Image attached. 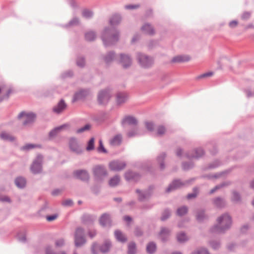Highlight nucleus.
<instances>
[{"label":"nucleus","instance_id":"f257e3e1","mask_svg":"<svg viewBox=\"0 0 254 254\" xmlns=\"http://www.w3.org/2000/svg\"><path fill=\"white\" fill-rule=\"evenodd\" d=\"M121 20V16L119 14H115L110 18L109 22L112 27L105 28L101 35V39L105 47L114 45L118 41L119 32L114 26L119 24Z\"/></svg>","mask_w":254,"mask_h":254},{"label":"nucleus","instance_id":"f03ea898","mask_svg":"<svg viewBox=\"0 0 254 254\" xmlns=\"http://www.w3.org/2000/svg\"><path fill=\"white\" fill-rule=\"evenodd\" d=\"M218 224L214 225L210 229L211 233L223 234L228 230L232 224V218L227 213H224L217 219Z\"/></svg>","mask_w":254,"mask_h":254},{"label":"nucleus","instance_id":"7ed1b4c3","mask_svg":"<svg viewBox=\"0 0 254 254\" xmlns=\"http://www.w3.org/2000/svg\"><path fill=\"white\" fill-rule=\"evenodd\" d=\"M154 188L153 186L150 185L145 189H136L135 190V193L137 195L138 201L144 202L148 200L153 194Z\"/></svg>","mask_w":254,"mask_h":254},{"label":"nucleus","instance_id":"20e7f679","mask_svg":"<svg viewBox=\"0 0 254 254\" xmlns=\"http://www.w3.org/2000/svg\"><path fill=\"white\" fill-rule=\"evenodd\" d=\"M136 60L141 67L144 68L150 67L153 64V59L140 52L136 53Z\"/></svg>","mask_w":254,"mask_h":254},{"label":"nucleus","instance_id":"39448f33","mask_svg":"<svg viewBox=\"0 0 254 254\" xmlns=\"http://www.w3.org/2000/svg\"><path fill=\"white\" fill-rule=\"evenodd\" d=\"M75 246L79 247L85 244L86 241L85 237L84 229L80 227H77L74 236Z\"/></svg>","mask_w":254,"mask_h":254},{"label":"nucleus","instance_id":"423d86ee","mask_svg":"<svg viewBox=\"0 0 254 254\" xmlns=\"http://www.w3.org/2000/svg\"><path fill=\"white\" fill-rule=\"evenodd\" d=\"M93 173L95 180L102 182L107 176V171L103 165H96L93 168Z\"/></svg>","mask_w":254,"mask_h":254},{"label":"nucleus","instance_id":"0eeeda50","mask_svg":"<svg viewBox=\"0 0 254 254\" xmlns=\"http://www.w3.org/2000/svg\"><path fill=\"white\" fill-rule=\"evenodd\" d=\"M18 118L22 120V124L24 126H29L34 121L36 115L33 113H26L22 112L18 115Z\"/></svg>","mask_w":254,"mask_h":254},{"label":"nucleus","instance_id":"6e6552de","mask_svg":"<svg viewBox=\"0 0 254 254\" xmlns=\"http://www.w3.org/2000/svg\"><path fill=\"white\" fill-rule=\"evenodd\" d=\"M43 156L38 155L36 159L33 161L31 166V171L35 174H39L41 172L42 169Z\"/></svg>","mask_w":254,"mask_h":254},{"label":"nucleus","instance_id":"1a4fd4ad","mask_svg":"<svg viewBox=\"0 0 254 254\" xmlns=\"http://www.w3.org/2000/svg\"><path fill=\"white\" fill-rule=\"evenodd\" d=\"M205 154L204 150L201 148H196L186 153V157L188 159H199L202 157Z\"/></svg>","mask_w":254,"mask_h":254},{"label":"nucleus","instance_id":"9d476101","mask_svg":"<svg viewBox=\"0 0 254 254\" xmlns=\"http://www.w3.org/2000/svg\"><path fill=\"white\" fill-rule=\"evenodd\" d=\"M111 95L109 89L101 90L98 95V102L100 105H106L109 102Z\"/></svg>","mask_w":254,"mask_h":254},{"label":"nucleus","instance_id":"9b49d317","mask_svg":"<svg viewBox=\"0 0 254 254\" xmlns=\"http://www.w3.org/2000/svg\"><path fill=\"white\" fill-rule=\"evenodd\" d=\"M126 165V163L125 161L116 160L109 163V167L111 171H120L123 170Z\"/></svg>","mask_w":254,"mask_h":254},{"label":"nucleus","instance_id":"f8f14e48","mask_svg":"<svg viewBox=\"0 0 254 254\" xmlns=\"http://www.w3.org/2000/svg\"><path fill=\"white\" fill-rule=\"evenodd\" d=\"M122 126L126 128L127 126L133 127L138 124L137 120L132 116H126L122 120Z\"/></svg>","mask_w":254,"mask_h":254},{"label":"nucleus","instance_id":"ddd939ff","mask_svg":"<svg viewBox=\"0 0 254 254\" xmlns=\"http://www.w3.org/2000/svg\"><path fill=\"white\" fill-rule=\"evenodd\" d=\"M70 125L69 124H64L59 127H56L52 129L49 133L50 138H54L61 132L68 130L69 128Z\"/></svg>","mask_w":254,"mask_h":254},{"label":"nucleus","instance_id":"4468645a","mask_svg":"<svg viewBox=\"0 0 254 254\" xmlns=\"http://www.w3.org/2000/svg\"><path fill=\"white\" fill-rule=\"evenodd\" d=\"M119 63L122 64L124 68H127L131 65L132 59L128 55L121 54Z\"/></svg>","mask_w":254,"mask_h":254},{"label":"nucleus","instance_id":"2eb2a0df","mask_svg":"<svg viewBox=\"0 0 254 254\" xmlns=\"http://www.w3.org/2000/svg\"><path fill=\"white\" fill-rule=\"evenodd\" d=\"M125 178L127 181H138L141 178L139 173L131 170L127 171L125 174Z\"/></svg>","mask_w":254,"mask_h":254},{"label":"nucleus","instance_id":"dca6fc26","mask_svg":"<svg viewBox=\"0 0 254 254\" xmlns=\"http://www.w3.org/2000/svg\"><path fill=\"white\" fill-rule=\"evenodd\" d=\"M99 223L103 227H111L112 226V220L110 215L106 213L103 214L100 217Z\"/></svg>","mask_w":254,"mask_h":254},{"label":"nucleus","instance_id":"f3484780","mask_svg":"<svg viewBox=\"0 0 254 254\" xmlns=\"http://www.w3.org/2000/svg\"><path fill=\"white\" fill-rule=\"evenodd\" d=\"M74 176L82 181H88L89 176L88 172L85 170H76L73 173Z\"/></svg>","mask_w":254,"mask_h":254},{"label":"nucleus","instance_id":"a211bd4d","mask_svg":"<svg viewBox=\"0 0 254 254\" xmlns=\"http://www.w3.org/2000/svg\"><path fill=\"white\" fill-rule=\"evenodd\" d=\"M91 94V91L89 89H83L80 90L78 92L75 93L73 96V101L84 98Z\"/></svg>","mask_w":254,"mask_h":254},{"label":"nucleus","instance_id":"6ab92c4d","mask_svg":"<svg viewBox=\"0 0 254 254\" xmlns=\"http://www.w3.org/2000/svg\"><path fill=\"white\" fill-rule=\"evenodd\" d=\"M67 105L64 99H61L58 103L53 108V111L57 114H61L66 108Z\"/></svg>","mask_w":254,"mask_h":254},{"label":"nucleus","instance_id":"aec40b11","mask_svg":"<svg viewBox=\"0 0 254 254\" xmlns=\"http://www.w3.org/2000/svg\"><path fill=\"white\" fill-rule=\"evenodd\" d=\"M184 185V184L180 180H174L166 190V192H170L172 191L180 188Z\"/></svg>","mask_w":254,"mask_h":254},{"label":"nucleus","instance_id":"412c9836","mask_svg":"<svg viewBox=\"0 0 254 254\" xmlns=\"http://www.w3.org/2000/svg\"><path fill=\"white\" fill-rule=\"evenodd\" d=\"M128 96L126 92H119L116 94V100L118 105L125 103L128 99Z\"/></svg>","mask_w":254,"mask_h":254},{"label":"nucleus","instance_id":"4be33fe9","mask_svg":"<svg viewBox=\"0 0 254 254\" xmlns=\"http://www.w3.org/2000/svg\"><path fill=\"white\" fill-rule=\"evenodd\" d=\"M208 219V216L205 213V210L200 209L197 210L196 212V219L200 223L204 222Z\"/></svg>","mask_w":254,"mask_h":254},{"label":"nucleus","instance_id":"5701e85b","mask_svg":"<svg viewBox=\"0 0 254 254\" xmlns=\"http://www.w3.org/2000/svg\"><path fill=\"white\" fill-rule=\"evenodd\" d=\"M132 129L127 132V137H134L142 134L141 129L137 126L132 127Z\"/></svg>","mask_w":254,"mask_h":254},{"label":"nucleus","instance_id":"b1692460","mask_svg":"<svg viewBox=\"0 0 254 254\" xmlns=\"http://www.w3.org/2000/svg\"><path fill=\"white\" fill-rule=\"evenodd\" d=\"M116 59V53L114 51L108 52L103 57V60L105 63L109 65Z\"/></svg>","mask_w":254,"mask_h":254},{"label":"nucleus","instance_id":"393cba45","mask_svg":"<svg viewBox=\"0 0 254 254\" xmlns=\"http://www.w3.org/2000/svg\"><path fill=\"white\" fill-rule=\"evenodd\" d=\"M166 157V154L165 152H161L157 157L156 160L158 163L159 164V168L161 170H163L165 168V165L164 163V160Z\"/></svg>","mask_w":254,"mask_h":254},{"label":"nucleus","instance_id":"a878e982","mask_svg":"<svg viewBox=\"0 0 254 254\" xmlns=\"http://www.w3.org/2000/svg\"><path fill=\"white\" fill-rule=\"evenodd\" d=\"M69 144V148L70 150L77 154H81L84 148L81 147L80 144Z\"/></svg>","mask_w":254,"mask_h":254},{"label":"nucleus","instance_id":"bb28decb","mask_svg":"<svg viewBox=\"0 0 254 254\" xmlns=\"http://www.w3.org/2000/svg\"><path fill=\"white\" fill-rule=\"evenodd\" d=\"M170 234V230L166 228H162L159 233V236L161 241L163 242H166L168 239Z\"/></svg>","mask_w":254,"mask_h":254},{"label":"nucleus","instance_id":"cd10ccee","mask_svg":"<svg viewBox=\"0 0 254 254\" xmlns=\"http://www.w3.org/2000/svg\"><path fill=\"white\" fill-rule=\"evenodd\" d=\"M96 217L94 215L85 214L82 216V221L85 224H92L95 220Z\"/></svg>","mask_w":254,"mask_h":254},{"label":"nucleus","instance_id":"c85d7f7f","mask_svg":"<svg viewBox=\"0 0 254 254\" xmlns=\"http://www.w3.org/2000/svg\"><path fill=\"white\" fill-rule=\"evenodd\" d=\"M190 58L188 56L186 55H179L176 57H174L171 62L172 63H183L186 62H188L190 61Z\"/></svg>","mask_w":254,"mask_h":254},{"label":"nucleus","instance_id":"c756f323","mask_svg":"<svg viewBox=\"0 0 254 254\" xmlns=\"http://www.w3.org/2000/svg\"><path fill=\"white\" fill-rule=\"evenodd\" d=\"M213 204L217 208H222L225 206L226 202L223 198L217 197L212 200Z\"/></svg>","mask_w":254,"mask_h":254},{"label":"nucleus","instance_id":"7c9ffc66","mask_svg":"<svg viewBox=\"0 0 254 254\" xmlns=\"http://www.w3.org/2000/svg\"><path fill=\"white\" fill-rule=\"evenodd\" d=\"M17 239L22 243L25 244L27 242L26 232L25 229L19 231L17 233Z\"/></svg>","mask_w":254,"mask_h":254},{"label":"nucleus","instance_id":"2f4dec72","mask_svg":"<svg viewBox=\"0 0 254 254\" xmlns=\"http://www.w3.org/2000/svg\"><path fill=\"white\" fill-rule=\"evenodd\" d=\"M141 30L146 34L152 35L154 34V29L152 26L148 23L145 24L143 25L141 27Z\"/></svg>","mask_w":254,"mask_h":254},{"label":"nucleus","instance_id":"473e14b6","mask_svg":"<svg viewBox=\"0 0 254 254\" xmlns=\"http://www.w3.org/2000/svg\"><path fill=\"white\" fill-rule=\"evenodd\" d=\"M111 247V241L109 240H106L104 243L99 247V250L102 253H106L109 251Z\"/></svg>","mask_w":254,"mask_h":254},{"label":"nucleus","instance_id":"72a5a7b5","mask_svg":"<svg viewBox=\"0 0 254 254\" xmlns=\"http://www.w3.org/2000/svg\"><path fill=\"white\" fill-rule=\"evenodd\" d=\"M115 237L116 240L121 243H125L127 241V239L119 230H116L115 232Z\"/></svg>","mask_w":254,"mask_h":254},{"label":"nucleus","instance_id":"f704fd0d","mask_svg":"<svg viewBox=\"0 0 254 254\" xmlns=\"http://www.w3.org/2000/svg\"><path fill=\"white\" fill-rule=\"evenodd\" d=\"M9 93V90L4 85L0 86V99L8 97Z\"/></svg>","mask_w":254,"mask_h":254},{"label":"nucleus","instance_id":"c9c22d12","mask_svg":"<svg viewBox=\"0 0 254 254\" xmlns=\"http://www.w3.org/2000/svg\"><path fill=\"white\" fill-rule=\"evenodd\" d=\"M120 181V178L118 175H115L111 178L109 181V185L111 187H115L118 185Z\"/></svg>","mask_w":254,"mask_h":254},{"label":"nucleus","instance_id":"e433bc0d","mask_svg":"<svg viewBox=\"0 0 254 254\" xmlns=\"http://www.w3.org/2000/svg\"><path fill=\"white\" fill-rule=\"evenodd\" d=\"M96 37V33L94 31H90L85 33V38L87 41H93Z\"/></svg>","mask_w":254,"mask_h":254},{"label":"nucleus","instance_id":"4c0bfd02","mask_svg":"<svg viewBox=\"0 0 254 254\" xmlns=\"http://www.w3.org/2000/svg\"><path fill=\"white\" fill-rule=\"evenodd\" d=\"M48 207L46 203L43 205L41 208L37 211L35 216L40 217H45V214L47 212Z\"/></svg>","mask_w":254,"mask_h":254},{"label":"nucleus","instance_id":"58836bf2","mask_svg":"<svg viewBox=\"0 0 254 254\" xmlns=\"http://www.w3.org/2000/svg\"><path fill=\"white\" fill-rule=\"evenodd\" d=\"M156 250V245L153 242H151L146 246V251L149 254H153Z\"/></svg>","mask_w":254,"mask_h":254},{"label":"nucleus","instance_id":"ea45409f","mask_svg":"<svg viewBox=\"0 0 254 254\" xmlns=\"http://www.w3.org/2000/svg\"><path fill=\"white\" fill-rule=\"evenodd\" d=\"M94 15L92 10L89 9H84L82 11V16L86 19H91Z\"/></svg>","mask_w":254,"mask_h":254},{"label":"nucleus","instance_id":"a19ab883","mask_svg":"<svg viewBox=\"0 0 254 254\" xmlns=\"http://www.w3.org/2000/svg\"><path fill=\"white\" fill-rule=\"evenodd\" d=\"M136 244L134 242L128 243L127 247V254H135Z\"/></svg>","mask_w":254,"mask_h":254},{"label":"nucleus","instance_id":"79ce46f5","mask_svg":"<svg viewBox=\"0 0 254 254\" xmlns=\"http://www.w3.org/2000/svg\"><path fill=\"white\" fill-rule=\"evenodd\" d=\"M182 169L185 171H188L194 167V163L192 161H185L182 164Z\"/></svg>","mask_w":254,"mask_h":254},{"label":"nucleus","instance_id":"37998d69","mask_svg":"<svg viewBox=\"0 0 254 254\" xmlns=\"http://www.w3.org/2000/svg\"><path fill=\"white\" fill-rule=\"evenodd\" d=\"M41 146L40 144H26L22 147L21 149L23 151H28L34 148H40Z\"/></svg>","mask_w":254,"mask_h":254},{"label":"nucleus","instance_id":"c03bdc74","mask_svg":"<svg viewBox=\"0 0 254 254\" xmlns=\"http://www.w3.org/2000/svg\"><path fill=\"white\" fill-rule=\"evenodd\" d=\"M0 138L5 141H12L13 137L8 132L6 131H3L0 133Z\"/></svg>","mask_w":254,"mask_h":254},{"label":"nucleus","instance_id":"a18cd8bd","mask_svg":"<svg viewBox=\"0 0 254 254\" xmlns=\"http://www.w3.org/2000/svg\"><path fill=\"white\" fill-rule=\"evenodd\" d=\"M26 184L25 178L21 177H17V187L22 189L25 187Z\"/></svg>","mask_w":254,"mask_h":254},{"label":"nucleus","instance_id":"49530a36","mask_svg":"<svg viewBox=\"0 0 254 254\" xmlns=\"http://www.w3.org/2000/svg\"><path fill=\"white\" fill-rule=\"evenodd\" d=\"M177 239L179 242L184 243L188 240L187 236L184 232H181L178 234Z\"/></svg>","mask_w":254,"mask_h":254},{"label":"nucleus","instance_id":"de8ad7c7","mask_svg":"<svg viewBox=\"0 0 254 254\" xmlns=\"http://www.w3.org/2000/svg\"><path fill=\"white\" fill-rule=\"evenodd\" d=\"M188 212V207L186 206H181L177 209V214L179 216H182Z\"/></svg>","mask_w":254,"mask_h":254},{"label":"nucleus","instance_id":"09e8293b","mask_svg":"<svg viewBox=\"0 0 254 254\" xmlns=\"http://www.w3.org/2000/svg\"><path fill=\"white\" fill-rule=\"evenodd\" d=\"M241 200L240 194L237 191L234 190L232 192V201L235 202H238Z\"/></svg>","mask_w":254,"mask_h":254},{"label":"nucleus","instance_id":"8fccbe9b","mask_svg":"<svg viewBox=\"0 0 254 254\" xmlns=\"http://www.w3.org/2000/svg\"><path fill=\"white\" fill-rule=\"evenodd\" d=\"M191 254H210L208 250L204 248H199L194 251Z\"/></svg>","mask_w":254,"mask_h":254},{"label":"nucleus","instance_id":"3c124183","mask_svg":"<svg viewBox=\"0 0 254 254\" xmlns=\"http://www.w3.org/2000/svg\"><path fill=\"white\" fill-rule=\"evenodd\" d=\"M122 141V135L121 134L116 135L113 138L110 140L109 143H121Z\"/></svg>","mask_w":254,"mask_h":254},{"label":"nucleus","instance_id":"603ef678","mask_svg":"<svg viewBox=\"0 0 254 254\" xmlns=\"http://www.w3.org/2000/svg\"><path fill=\"white\" fill-rule=\"evenodd\" d=\"M145 127L150 132H153L155 130L154 124L152 122H145Z\"/></svg>","mask_w":254,"mask_h":254},{"label":"nucleus","instance_id":"864d4df0","mask_svg":"<svg viewBox=\"0 0 254 254\" xmlns=\"http://www.w3.org/2000/svg\"><path fill=\"white\" fill-rule=\"evenodd\" d=\"M79 23V19L77 17H75L73 18L68 22V23L67 25H66L65 26V27H68V26H76V25H78Z\"/></svg>","mask_w":254,"mask_h":254},{"label":"nucleus","instance_id":"5fc2aeb1","mask_svg":"<svg viewBox=\"0 0 254 254\" xmlns=\"http://www.w3.org/2000/svg\"><path fill=\"white\" fill-rule=\"evenodd\" d=\"M171 215L170 211L168 209H165L162 213L161 220L163 221H165L169 218Z\"/></svg>","mask_w":254,"mask_h":254},{"label":"nucleus","instance_id":"6e6d98bb","mask_svg":"<svg viewBox=\"0 0 254 254\" xmlns=\"http://www.w3.org/2000/svg\"><path fill=\"white\" fill-rule=\"evenodd\" d=\"M76 64L80 67H83L85 65L84 58L81 56L78 57L76 60Z\"/></svg>","mask_w":254,"mask_h":254},{"label":"nucleus","instance_id":"4d7b16f0","mask_svg":"<svg viewBox=\"0 0 254 254\" xmlns=\"http://www.w3.org/2000/svg\"><path fill=\"white\" fill-rule=\"evenodd\" d=\"M221 164V163L220 161L218 160H215L209 165L208 168L209 169H215L220 166Z\"/></svg>","mask_w":254,"mask_h":254},{"label":"nucleus","instance_id":"13d9d810","mask_svg":"<svg viewBox=\"0 0 254 254\" xmlns=\"http://www.w3.org/2000/svg\"><path fill=\"white\" fill-rule=\"evenodd\" d=\"M210 246L214 250H217L220 248V243L219 241L212 240L209 242Z\"/></svg>","mask_w":254,"mask_h":254},{"label":"nucleus","instance_id":"bf43d9fd","mask_svg":"<svg viewBox=\"0 0 254 254\" xmlns=\"http://www.w3.org/2000/svg\"><path fill=\"white\" fill-rule=\"evenodd\" d=\"M198 192V189L197 188H194L193 189V192L192 193H189L187 195V198L189 199L195 198Z\"/></svg>","mask_w":254,"mask_h":254},{"label":"nucleus","instance_id":"052dcab7","mask_svg":"<svg viewBox=\"0 0 254 254\" xmlns=\"http://www.w3.org/2000/svg\"><path fill=\"white\" fill-rule=\"evenodd\" d=\"M186 152H185L184 150L181 148H178L176 150V155L181 158H182L184 156L186 157Z\"/></svg>","mask_w":254,"mask_h":254},{"label":"nucleus","instance_id":"680f3d73","mask_svg":"<svg viewBox=\"0 0 254 254\" xmlns=\"http://www.w3.org/2000/svg\"><path fill=\"white\" fill-rule=\"evenodd\" d=\"M228 185V183H223L221 184H219L218 185L216 186L213 189L211 190L209 192L210 194H212L215 192L217 190L220 189V188H222V187Z\"/></svg>","mask_w":254,"mask_h":254},{"label":"nucleus","instance_id":"e2e57ef3","mask_svg":"<svg viewBox=\"0 0 254 254\" xmlns=\"http://www.w3.org/2000/svg\"><path fill=\"white\" fill-rule=\"evenodd\" d=\"M166 131V128L163 126H159L157 128V135L161 136L163 135Z\"/></svg>","mask_w":254,"mask_h":254},{"label":"nucleus","instance_id":"0e129e2a","mask_svg":"<svg viewBox=\"0 0 254 254\" xmlns=\"http://www.w3.org/2000/svg\"><path fill=\"white\" fill-rule=\"evenodd\" d=\"M223 174V173H217V174H215L214 175L209 174V175H207L204 177L207 178L208 179H214V178L216 179V178H218L220 177V176H221Z\"/></svg>","mask_w":254,"mask_h":254},{"label":"nucleus","instance_id":"69168bd1","mask_svg":"<svg viewBox=\"0 0 254 254\" xmlns=\"http://www.w3.org/2000/svg\"><path fill=\"white\" fill-rule=\"evenodd\" d=\"M134 235L136 237H140L143 235V231L140 227L137 226L135 228Z\"/></svg>","mask_w":254,"mask_h":254},{"label":"nucleus","instance_id":"338daca9","mask_svg":"<svg viewBox=\"0 0 254 254\" xmlns=\"http://www.w3.org/2000/svg\"><path fill=\"white\" fill-rule=\"evenodd\" d=\"M90 127V126L89 124H87L85 125L84 127L77 129L76 132L77 133H80L86 130L89 129Z\"/></svg>","mask_w":254,"mask_h":254},{"label":"nucleus","instance_id":"774afa93","mask_svg":"<svg viewBox=\"0 0 254 254\" xmlns=\"http://www.w3.org/2000/svg\"><path fill=\"white\" fill-rule=\"evenodd\" d=\"M46 254H65L64 252L56 253L54 252L50 247H47L46 250Z\"/></svg>","mask_w":254,"mask_h":254}]
</instances>
